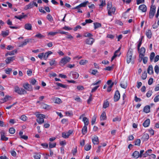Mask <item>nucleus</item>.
<instances>
[{
	"label": "nucleus",
	"instance_id": "1",
	"mask_svg": "<svg viewBox=\"0 0 159 159\" xmlns=\"http://www.w3.org/2000/svg\"><path fill=\"white\" fill-rule=\"evenodd\" d=\"M107 9L108 12V15L109 16H111L112 14H114L116 11V8L115 7H112L111 2H108V3Z\"/></svg>",
	"mask_w": 159,
	"mask_h": 159
},
{
	"label": "nucleus",
	"instance_id": "2",
	"mask_svg": "<svg viewBox=\"0 0 159 159\" xmlns=\"http://www.w3.org/2000/svg\"><path fill=\"white\" fill-rule=\"evenodd\" d=\"M71 60V58L68 57L66 56L62 58L60 60L59 65L62 66H63L65 64L69 62Z\"/></svg>",
	"mask_w": 159,
	"mask_h": 159
},
{
	"label": "nucleus",
	"instance_id": "3",
	"mask_svg": "<svg viewBox=\"0 0 159 159\" xmlns=\"http://www.w3.org/2000/svg\"><path fill=\"white\" fill-rule=\"evenodd\" d=\"M15 92L19 95H23L27 93L26 91L24 89L20 88L18 86L14 87Z\"/></svg>",
	"mask_w": 159,
	"mask_h": 159
},
{
	"label": "nucleus",
	"instance_id": "4",
	"mask_svg": "<svg viewBox=\"0 0 159 159\" xmlns=\"http://www.w3.org/2000/svg\"><path fill=\"white\" fill-rule=\"evenodd\" d=\"M36 116L37 117L36 121L39 124H41L44 122V119L45 118V115L43 114H38Z\"/></svg>",
	"mask_w": 159,
	"mask_h": 159
},
{
	"label": "nucleus",
	"instance_id": "5",
	"mask_svg": "<svg viewBox=\"0 0 159 159\" xmlns=\"http://www.w3.org/2000/svg\"><path fill=\"white\" fill-rule=\"evenodd\" d=\"M133 51L132 49H130L127 52V62L128 64L132 61Z\"/></svg>",
	"mask_w": 159,
	"mask_h": 159
},
{
	"label": "nucleus",
	"instance_id": "6",
	"mask_svg": "<svg viewBox=\"0 0 159 159\" xmlns=\"http://www.w3.org/2000/svg\"><path fill=\"white\" fill-rule=\"evenodd\" d=\"M23 87L25 90L31 91L33 90V87L32 85L27 83H25L23 84Z\"/></svg>",
	"mask_w": 159,
	"mask_h": 159
},
{
	"label": "nucleus",
	"instance_id": "7",
	"mask_svg": "<svg viewBox=\"0 0 159 159\" xmlns=\"http://www.w3.org/2000/svg\"><path fill=\"white\" fill-rule=\"evenodd\" d=\"M0 134L1 136V140L2 141H6L8 140V138L6 137L5 132L2 130L0 132Z\"/></svg>",
	"mask_w": 159,
	"mask_h": 159
},
{
	"label": "nucleus",
	"instance_id": "8",
	"mask_svg": "<svg viewBox=\"0 0 159 159\" xmlns=\"http://www.w3.org/2000/svg\"><path fill=\"white\" fill-rule=\"evenodd\" d=\"M73 132L72 130H70L67 132H63L62 134V136L65 139L68 138L69 136Z\"/></svg>",
	"mask_w": 159,
	"mask_h": 159
},
{
	"label": "nucleus",
	"instance_id": "9",
	"mask_svg": "<svg viewBox=\"0 0 159 159\" xmlns=\"http://www.w3.org/2000/svg\"><path fill=\"white\" fill-rule=\"evenodd\" d=\"M85 116V115L84 114H83L82 115L80 116V118L81 119V118H83V121L84 122V125L87 126L89 124V120L87 117H84V116Z\"/></svg>",
	"mask_w": 159,
	"mask_h": 159
},
{
	"label": "nucleus",
	"instance_id": "10",
	"mask_svg": "<svg viewBox=\"0 0 159 159\" xmlns=\"http://www.w3.org/2000/svg\"><path fill=\"white\" fill-rule=\"evenodd\" d=\"M120 97V95L119 91L118 90H116L115 94L114 100L115 102H117L118 101Z\"/></svg>",
	"mask_w": 159,
	"mask_h": 159
},
{
	"label": "nucleus",
	"instance_id": "11",
	"mask_svg": "<svg viewBox=\"0 0 159 159\" xmlns=\"http://www.w3.org/2000/svg\"><path fill=\"white\" fill-rule=\"evenodd\" d=\"M94 41V39L92 38H90L86 39L85 42L87 44L92 45Z\"/></svg>",
	"mask_w": 159,
	"mask_h": 159
},
{
	"label": "nucleus",
	"instance_id": "12",
	"mask_svg": "<svg viewBox=\"0 0 159 159\" xmlns=\"http://www.w3.org/2000/svg\"><path fill=\"white\" fill-rule=\"evenodd\" d=\"M145 52V49L144 48L142 47L141 48L139 51V57L141 58H142L144 56Z\"/></svg>",
	"mask_w": 159,
	"mask_h": 159
},
{
	"label": "nucleus",
	"instance_id": "13",
	"mask_svg": "<svg viewBox=\"0 0 159 159\" xmlns=\"http://www.w3.org/2000/svg\"><path fill=\"white\" fill-rule=\"evenodd\" d=\"M15 57L14 56L10 57L7 58L5 60V62L7 64L10 63L11 62L15 60Z\"/></svg>",
	"mask_w": 159,
	"mask_h": 159
},
{
	"label": "nucleus",
	"instance_id": "14",
	"mask_svg": "<svg viewBox=\"0 0 159 159\" xmlns=\"http://www.w3.org/2000/svg\"><path fill=\"white\" fill-rule=\"evenodd\" d=\"M139 8L143 12H146L147 10V7L144 4L140 5L139 7Z\"/></svg>",
	"mask_w": 159,
	"mask_h": 159
},
{
	"label": "nucleus",
	"instance_id": "15",
	"mask_svg": "<svg viewBox=\"0 0 159 159\" xmlns=\"http://www.w3.org/2000/svg\"><path fill=\"white\" fill-rule=\"evenodd\" d=\"M92 141L94 144H98L99 143V141L98 137L96 136H95L92 139Z\"/></svg>",
	"mask_w": 159,
	"mask_h": 159
},
{
	"label": "nucleus",
	"instance_id": "16",
	"mask_svg": "<svg viewBox=\"0 0 159 159\" xmlns=\"http://www.w3.org/2000/svg\"><path fill=\"white\" fill-rule=\"evenodd\" d=\"M88 3V1H86V2H84L83 3H81L80 5H79L77 6L76 7H74L73 9H78L79 8H80V7H85L86 6V5Z\"/></svg>",
	"mask_w": 159,
	"mask_h": 159
},
{
	"label": "nucleus",
	"instance_id": "17",
	"mask_svg": "<svg viewBox=\"0 0 159 159\" xmlns=\"http://www.w3.org/2000/svg\"><path fill=\"white\" fill-rule=\"evenodd\" d=\"M52 54V52L51 51H49L44 54L43 59L45 60H47L49 56Z\"/></svg>",
	"mask_w": 159,
	"mask_h": 159
},
{
	"label": "nucleus",
	"instance_id": "18",
	"mask_svg": "<svg viewBox=\"0 0 159 159\" xmlns=\"http://www.w3.org/2000/svg\"><path fill=\"white\" fill-rule=\"evenodd\" d=\"M32 25L30 23L25 24L24 26V28L27 30H32Z\"/></svg>",
	"mask_w": 159,
	"mask_h": 159
},
{
	"label": "nucleus",
	"instance_id": "19",
	"mask_svg": "<svg viewBox=\"0 0 159 159\" xmlns=\"http://www.w3.org/2000/svg\"><path fill=\"white\" fill-rule=\"evenodd\" d=\"M72 74V78L73 79H76L78 78L79 76V74L76 72H73L70 73V74Z\"/></svg>",
	"mask_w": 159,
	"mask_h": 159
},
{
	"label": "nucleus",
	"instance_id": "20",
	"mask_svg": "<svg viewBox=\"0 0 159 159\" xmlns=\"http://www.w3.org/2000/svg\"><path fill=\"white\" fill-rule=\"evenodd\" d=\"M150 107L149 105H147L145 106L144 108L143 111L144 112L146 113H148L150 112Z\"/></svg>",
	"mask_w": 159,
	"mask_h": 159
},
{
	"label": "nucleus",
	"instance_id": "21",
	"mask_svg": "<svg viewBox=\"0 0 159 159\" xmlns=\"http://www.w3.org/2000/svg\"><path fill=\"white\" fill-rule=\"evenodd\" d=\"M17 52V50H15L13 51H12L10 52H8L7 53L5 54V56H7L8 55H14L15 54H16Z\"/></svg>",
	"mask_w": 159,
	"mask_h": 159
},
{
	"label": "nucleus",
	"instance_id": "22",
	"mask_svg": "<svg viewBox=\"0 0 159 159\" xmlns=\"http://www.w3.org/2000/svg\"><path fill=\"white\" fill-rule=\"evenodd\" d=\"M148 73L149 74L153 73V67L152 65L149 66L148 69Z\"/></svg>",
	"mask_w": 159,
	"mask_h": 159
},
{
	"label": "nucleus",
	"instance_id": "23",
	"mask_svg": "<svg viewBox=\"0 0 159 159\" xmlns=\"http://www.w3.org/2000/svg\"><path fill=\"white\" fill-rule=\"evenodd\" d=\"M150 123V120L149 119H147L143 123V126L145 127H148Z\"/></svg>",
	"mask_w": 159,
	"mask_h": 159
},
{
	"label": "nucleus",
	"instance_id": "24",
	"mask_svg": "<svg viewBox=\"0 0 159 159\" xmlns=\"http://www.w3.org/2000/svg\"><path fill=\"white\" fill-rule=\"evenodd\" d=\"M120 86L126 89L127 86V82L126 81H123L120 84Z\"/></svg>",
	"mask_w": 159,
	"mask_h": 159
},
{
	"label": "nucleus",
	"instance_id": "25",
	"mask_svg": "<svg viewBox=\"0 0 159 159\" xmlns=\"http://www.w3.org/2000/svg\"><path fill=\"white\" fill-rule=\"evenodd\" d=\"M146 34L148 38L150 39L151 38L152 35L151 31L150 30H147L146 33Z\"/></svg>",
	"mask_w": 159,
	"mask_h": 159
},
{
	"label": "nucleus",
	"instance_id": "26",
	"mask_svg": "<svg viewBox=\"0 0 159 159\" xmlns=\"http://www.w3.org/2000/svg\"><path fill=\"white\" fill-rule=\"evenodd\" d=\"M152 150L151 149H149L144 154L143 157H146L148 156H150L152 153Z\"/></svg>",
	"mask_w": 159,
	"mask_h": 159
},
{
	"label": "nucleus",
	"instance_id": "27",
	"mask_svg": "<svg viewBox=\"0 0 159 159\" xmlns=\"http://www.w3.org/2000/svg\"><path fill=\"white\" fill-rule=\"evenodd\" d=\"M34 37L35 38H39V39H42L43 38H44L45 37V36L44 35H43L40 33H38L35 35Z\"/></svg>",
	"mask_w": 159,
	"mask_h": 159
},
{
	"label": "nucleus",
	"instance_id": "28",
	"mask_svg": "<svg viewBox=\"0 0 159 159\" xmlns=\"http://www.w3.org/2000/svg\"><path fill=\"white\" fill-rule=\"evenodd\" d=\"M100 119L101 120H104L106 119V116L105 112L104 111L102 113L100 117Z\"/></svg>",
	"mask_w": 159,
	"mask_h": 159
},
{
	"label": "nucleus",
	"instance_id": "29",
	"mask_svg": "<svg viewBox=\"0 0 159 159\" xmlns=\"http://www.w3.org/2000/svg\"><path fill=\"white\" fill-rule=\"evenodd\" d=\"M139 152L137 151H135L133 154V156L134 157L137 158L139 157H140Z\"/></svg>",
	"mask_w": 159,
	"mask_h": 159
},
{
	"label": "nucleus",
	"instance_id": "30",
	"mask_svg": "<svg viewBox=\"0 0 159 159\" xmlns=\"http://www.w3.org/2000/svg\"><path fill=\"white\" fill-rule=\"evenodd\" d=\"M87 131V126L84 125L82 129V132L83 134H85Z\"/></svg>",
	"mask_w": 159,
	"mask_h": 159
},
{
	"label": "nucleus",
	"instance_id": "31",
	"mask_svg": "<svg viewBox=\"0 0 159 159\" xmlns=\"http://www.w3.org/2000/svg\"><path fill=\"white\" fill-rule=\"evenodd\" d=\"M26 16L25 15H24V13H22V15L19 16H15V18L19 20H21L22 19L24 18L25 16Z\"/></svg>",
	"mask_w": 159,
	"mask_h": 159
},
{
	"label": "nucleus",
	"instance_id": "32",
	"mask_svg": "<svg viewBox=\"0 0 159 159\" xmlns=\"http://www.w3.org/2000/svg\"><path fill=\"white\" fill-rule=\"evenodd\" d=\"M94 26V29H96L100 27L101 26V25L99 23L96 22L94 23H93Z\"/></svg>",
	"mask_w": 159,
	"mask_h": 159
},
{
	"label": "nucleus",
	"instance_id": "33",
	"mask_svg": "<svg viewBox=\"0 0 159 159\" xmlns=\"http://www.w3.org/2000/svg\"><path fill=\"white\" fill-rule=\"evenodd\" d=\"M9 33V31L8 30H6V31H2V36L4 37L7 36L8 35Z\"/></svg>",
	"mask_w": 159,
	"mask_h": 159
},
{
	"label": "nucleus",
	"instance_id": "34",
	"mask_svg": "<svg viewBox=\"0 0 159 159\" xmlns=\"http://www.w3.org/2000/svg\"><path fill=\"white\" fill-rule=\"evenodd\" d=\"M91 147V145L90 144H87L84 146V149L85 150L88 151L89 150Z\"/></svg>",
	"mask_w": 159,
	"mask_h": 159
},
{
	"label": "nucleus",
	"instance_id": "35",
	"mask_svg": "<svg viewBox=\"0 0 159 159\" xmlns=\"http://www.w3.org/2000/svg\"><path fill=\"white\" fill-rule=\"evenodd\" d=\"M54 102L57 104H60L62 102L61 99L59 98H56L54 99Z\"/></svg>",
	"mask_w": 159,
	"mask_h": 159
},
{
	"label": "nucleus",
	"instance_id": "36",
	"mask_svg": "<svg viewBox=\"0 0 159 159\" xmlns=\"http://www.w3.org/2000/svg\"><path fill=\"white\" fill-rule=\"evenodd\" d=\"M101 4L99 5L100 8H102V7L106 5V2L105 0H101L100 1Z\"/></svg>",
	"mask_w": 159,
	"mask_h": 159
},
{
	"label": "nucleus",
	"instance_id": "37",
	"mask_svg": "<svg viewBox=\"0 0 159 159\" xmlns=\"http://www.w3.org/2000/svg\"><path fill=\"white\" fill-rule=\"evenodd\" d=\"M156 7L155 6L152 5L151 7L150 11L152 12H153L154 13H155L156 11Z\"/></svg>",
	"mask_w": 159,
	"mask_h": 159
},
{
	"label": "nucleus",
	"instance_id": "38",
	"mask_svg": "<svg viewBox=\"0 0 159 159\" xmlns=\"http://www.w3.org/2000/svg\"><path fill=\"white\" fill-rule=\"evenodd\" d=\"M36 82V80L34 79H31L30 80V83L33 85H35Z\"/></svg>",
	"mask_w": 159,
	"mask_h": 159
},
{
	"label": "nucleus",
	"instance_id": "39",
	"mask_svg": "<svg viewBox=\"0 0 159 159\" xmlns=\"http://www.w3.org/2000/svg\"><path fill=\"white\" fill-rule=\"evenodd\" d=\"M155 53L153 52H152L150 55V60L151 61H152V60L155 57Z\"/></svg>",
	"mask_w": 159,
	"mask_h": 159
},
{
	"label": "nucleus",
	"instance_id": "40",
	"mask_svg": "<svg viewBox=\"0 0 159 159\" xmlns=\"http://www.w3.org/2000/svg\"><path fill=\"white\" fill-rule=\"evenodd\" d=\"M97 118V116L96 115H94L93 117L92 120L91 121V123L92 125H93L95 123L96 119Z\"/></svg>",
	"mask_w": 159,
	"mask_h": 159
},
{
	"label": "nucleus",
	"instance_id": "41",
	"mask_svg": "<svg viewBox=\"0 0 159 159\" xmlns=\"http://www.w3.org/2000/svg\"><path fill=\"white\" fill-rule=\"evenodd\" d=\"M88 62V61L87 60H81L80 62V64L81 65H84Z\"/></svg>",
	"mask_w": 159,
	"mask_h": 159
},
{
	"label": "nucleus",
	"instance_id": "42",
	"mask_svg": "<svg viewBox=\"0 0 159 159\" xmlns=\"http://www.w3.org/2000/svg\"><path fill=\"white\" fill-rule=\"evenodd\" d=\"M109 105V103L108 101L104 102L103 104V107L104 108H106Z\"/></svg>",
	"mask_w": 159,
	"mask_h": 159
},
{
	"label": "nucleus",
	"instance_id": "43",
	"mask_svg": "<svg viewBox=\"0 0 159 159\" xmlns=\"http://www.w3.org/2000/svg\"><path fill=\"white\" fill-rule=\"evenodd\" d=\"M47 18L48 19L49 21H52L53 20V19L51 16V15L49 14H48L47 16Z\"/></svg>",
	"mask_w": 159,
	"mask_h": 159
},
{
	"label": "nucleus",
	"instance_id": "44",
	"mask_svg": "<svg viewBox=\"0 0 159 159\" xmlns=\"http://www.w3.org/2000/svg\"><path fill=\"white\" fill-rule=\"evenodd\" d=\"M34 157L35 159H40L41 157V155L39 153H37L34 155Z\"/></svg>",
	"mask_w": 159,
	"mask_h": 159
},
{
	"label": "nucleus",
	"instance_id": "45",
	"mask_svg": "<svg viewBox=\"0 0 159 159\" xmlns=\"http://www.w3.org/2000/svg\"><path fill=\"white\" fill-rule=\"evenodd\" d=\"M77 152V147H76L72 150V152L73 155H75Z\"/></svg>",
	"mask_w": 159,
	"mask_h": 159
},
{
	"label": "nucleus",
	"instance_id": "46",
	"mask_svg": "<svg viewBox=\"0 0 159 159\" xmlns=\"http://www.w3.org/2000/svg\"><path fill=\"white\" fill-rule=\"evenodd\" d=\"M49 147L50 148H52L55 147L56 143H52L51 142L49 143Z\"/></svg>",
	"mask_w": 159,
	"mask_h": 159
},
{
	"label": "nucleus",
	"instance_id": "47",
	"mask_svg": "<svg viewBox=\"0 0 159 159\" xmlns=\"http://www.w3.org/2000/svg\"><path fill=\"white\" fill-rule=\"evenodd\" d=\"M12 70V69L11 68H8L5 69V72L7 74H9Z\"/></svg>",
	"mask_w": 159,
	"mask_h": 159
},
{
	"label": "nucleus",
	"instance_id": "48",
	"mask_svg": "<svg viewBox=\"0 0 159 159\" xmlns=\"http://www.w3.org/2000/svg\"><path fill=\"white\" fill-rule=\"evenodd\" d=\"M56 84L58 86L61 87L62 88H65L66 87V85L62 84L61 83H56Z\"/></svg>",
	"mask_w": 159,
	"mask_h": 159
},
{
	"label": "nucleus",
	"instance_id": "49",
	"mask_svg": "<svg viewBox=\"0 0 159 159\" xmlns=\"http://www.w3.org/2000/svg\"><path fill=\"white\" fill-rule=\"evenodd\" d=\"M9 132L11 134H14L15 132V129L13 128H11L9 129Z\"/></svg>",
	"mask_w": 159,
	"mask_h": 159
},
{
	"label": "nucleus",
	"instance_id": "50",
	"mask_svg": "<svg viewBox=\"0 0 159 159\" xmlns=\"http://www.w3.org/2000/svg\"><path fill=\"white\" fill-rule=\"evenodd\" d=\"M141 142V140L140 139H137L135 141V145L137 146H140Z\"/></svg>",
	"mask_w": 159,
	"mask_h": 159
},
{
	"label": "nucleus",
	"instance_id": "51",
	"mask_svg": "<svg viewBox=\"0 0 159 159\" xmlns=\"http://www.w3.org/2000/svg\"><path fill=\"white\" fill-rule=\"evenodd\" d=\"M43 108L45 109L48 110L50 108L49 106L45 104H43L42 105Z\"/></svg>",
	"mask_w": 159,
	"mask_h": 159
},
{
	"label": "nucleus",
	"instance_id": "52",
	"mask_svg": "<svg viewBox=\"0 0 159 159\" xmlns=\"http://www.w3.org/2000/svg\"><path fill=\"white\" fill-rule=\"evenodd\" d=\"M143 138L144 139L147 140L149 139V136L147 134H145L143 135Z\"/></svg>",
	"mask_w": 159,
	"mask_h": 159
},
{
	"label": "nucleus",
	"instance_id": "53",
	"mask_svg": "<svg viewBox=\"0 0 159 159\" xmlns=\"http://www.w3.org/2000/svg\"><path fill=\"white\" fill-rule=\"evenodd\" d=\"M58 33V32H50L48 33V35H50L51 36H54Z\"/></svg>",
	"mask_w": 159,
	"mask_h": 159
},
{
	"label": "nucleus",
	"instance_id": "54",
	"mask_svg": "<svg viewBox=\"0 0 159 159\" xmlns=\"http://www.w3.org/2000/svg\"><path fill=\"white\" fill-rule=\"evenodd\" d=\"M34 7L32 2H30L27 6V9L31 8Z\"/></svg>",
	"mask_w": 159,
	"mask_h": 159
},
{
	"label": "nucleus",
	"instance_id": "55",
	"mask_svg": "<svg viewBox=\"0 0 159 159\" xmlns=\"http://www.w3.org/2000/svg\"><path fill=\"white\" fill-rule=\"evenodd\" d=\"M10 97V96L8 95H6L5 96L4 98L2 99V100L4 102H6L8 100V98Z\"/></svg>",
	"mask_w": 159,
	"mask_h": 159
},
{
	"label": "nucleus",
	"instance_id": "56",
	"mask_svg": "<svg viewBox=\"0 0 159 159\" xmlns=\"http://www.w3.org/2000/svg\"><path fill=\"white\" fill-rule=\"evenodd\" d=\"M155 13L150 11L149 12V17L150 19H152L155 14Z\"/></svg>",
	"mask_w": 159,
	"mask_h": 159
},
{
	"label": "nucleus",
	"instance_id": "57",
	"mask_svg": "<svg viewBox=\"0 0 159 159\" xmlns=\"http://www.w3.org/2000/svg\"><path fill=\"white\" fill-rule=\"evenodd\" d=\"M27 43L25 40H24V41L21 44L19 45V47H23L24 46H25L27 44Z\"/></svg>",
	"mask_w": 159,
	"mask_h": 159
},
{
	"label": "nucleus",
	"instance_id": "58",
	"mask_svg": "<svg viewBox=\"0 0 159 159\" xmlns=\"http://www.w3.org/2000/svg\"><path fill=\"white\" fill-rule=\"evenodd\" d=\"M121 118L120 117H116L115 118H114L113 119V122H116L117 121H120L121 120Z\"/></svg>",
	"mask_w": 159,
	"mask_h": 159
},
{
	"label": "nucleus",
	"instance_id": "59",
	"mask_svg": "<svg viewBox=\"0 0 159 159\" xmlns=\"http://www.w3.org/2000/svg\"><path fill=\"white\" fill-rule=\"evenodd\" d=\"M152 92L151 91H150V90L148 91L147 92V93H146V96L148 98H149L152 95Z\"/></svg>",
	"mask_w": 159,
	"mask_h": 159
},
{
	"label": "nucleus",
	"instance_id": "60",
	"mask_svg": "<svg viewBox=\"0 0 159 159\" xmlns=\"http://www.w3.org/2000/svg\"><path fill=\"white\" fill-rule=\"evenodd\" d=\"M154 101L155 102L159 101V94L156 96L155 97L154 99Z\"/></svg>",
	"mask_w": 159,
	"mask_h": 159
},
{
	"label": "nucleus",
	"instance_id": "61",
	"mask_svg": "<svg viewBox=\"0 0 159 159\" xmlns=\"http://www.w3.org/2000/svg\"><path fill=\"white\" fill-rule=\"evenodd\" d=\"M65 113L67 116H70L73 115L72 112L71 111H66Z\"/></svg>",
	"mask_w": 159,
	"mask_h": 159
},
{
	"label": "nucleus",
	"instance_id": "62",
	"mask_svg": "<svg viewBox=\"0 0 159 159\" xmlns=\"http://www.w3.org/2000/svg\"><path fill=\"white\" fill-rule=\"evenodd\" d=\"M141 78L143 80H145L147 78V73L145 72L143 73L142 75Z\"/></svg>",
	"mask_w": 159,
	"mask_h": 159
},
{
	"label": "nucleus",
	"instance_id": "63",
	"mask_svg": "<svg viewBox=\"0 0 159 159\" xmlns=\"http://www.w3.org/2000/svg\"><path fill=\"white\" fill-rule=\"evenodd\" d=\"M153 79L151 78H150L148 81V84L149 85L152 84L153 82Z\"/></svg>",
	"mask_w": 159,
	"mask_h": 159
},
{
	"label": "nucleus",
	"instance_id": "64",
	"mask_svg": "<svg viewBox=\"0 0 159 159\" xmlns=\"http://www.w3.org/2000/svg\"><path fill=\"white\" fill-rule=\"evenodd\" d=\"M20 119L22 120L25 121L26 120L27 117L25 116L22 115L20 117Z\"/></svg>",
	"mask_w": 159,
	"mask_h": 159
}]
</instances>
